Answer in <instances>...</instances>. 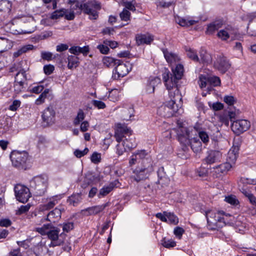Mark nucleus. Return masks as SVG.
I'll return each mask as SVG.
<instances>
[{"instance_id": "obj_1", "label": "nucleus", "mask_w": 256, "mask_h": 256, "mask_svg": "<svg viewBox=\"0 0 256 256\" xmlns=\"http://www.w3.org/2000/svg\"><path fill=\"white\" fill-rule=\"evenodd\" d=\"M184 68L180 64H177L174 68L172 69V73L166 70L162 74L165 86L168 91V96L170 100H182L177 87V82L183 74Z\"/></svg>"}, {"instance_id": "obj_2", "label": "nucleus", "mask_w": 256, "mask_h": 256, "mask_svg": "<svg viewBox=\"0 0 256 256\" xmlns=\"http://www.w3.org/2000/svg\"><path fill=\"white\" fill-rule=\"evenodd\" d=\"M131 130L126 126L121 124L116 125L114 138L118 143L116 146V154L121 156L128 150H131L136 146L135 143H128L127 139L123 140L124 134H130Z\"/></svg>"}, {"instance_id": "obj_3", "label": "nucleus", "mask_w": 256, "mask_h": 256, "mask_svg": "<svg viewBox=\"0 0 256 256\" xmlns=\"http://www.w3.org/2000/svg\"><path fill=\"white\" fill-rule=\"evenodd\" d=\"M86 0H76V4L73 8L78 10H83L84 12L89 15L90 18L96 20L98 16V10L101 8L99 2L92 1L83 4Z\"/></svg>"}, {"instance_id": "obj_4", "label": "nucleus", "mask_w": 256, "mask_h": 256, "mask_svg": "<svg viewBox=\"0 0 256 256\" xmlns=\"http://www.w3.org/2000/svg\"><path fill=\"white\" fill-rule=\"evenodd\" d=\"M152 171L153 167L152 158H147L144 161L143 165L138 166L133 170L132 178L136 182H138L148 178Z\"/></svg>"}, {"instance_id": "obj_5", "label": "nucleus", "mask_w": 256, "mask_h": 256, "mask_svg": "<svg viewBox=\"0 0 256 256\" xmlns=\"http://www.w3.org/2000/svg\"><path fill=\"white\" fill-rule=\"evenodd\" d=\"M207 222L211 229H216L217 227L222 226L224 224L222 214L215 210H209L205 212Z\"/></svg>"}, {"instance_id": "obj_6", "label": "nucleus", "mask_w": 256, "mask_h": 256, "mask_svg": "<svg viewBox=\"0 0 256 256\" xmlns=\"http://www.w3.org/2000/svg\"><path fill=\"white\" fill-rule=\"evenodd\" d=\"M32 186L36 190L38 196L44 194L48 184V177L46 176H38L34 178L31 182Z\"/></svg>"}, {"instance_id": "obj_7", "label": "nucleus", "mask_w": 256, "mask_h": 256, "mask_svg": "<svg viewBox=\"0 0 256 256\" xmlns=\"http://www.w3.org/2000/svg\"><path fill=\"white\" fill-rule=\"evenodd\" d=\"M177 133L178 141L188 146L190 142V140L194 134V128H186L183 126H179L176 129H174Z\"/></svg>"}, {"instance_id": "obj_8", "label": "nucleus", "mask_w": 256, "mask_h": 256, "mask_svg": "<svg viewBox=\"0 0 256 256\" xmlns=\"http://www.w3.org/2000/svg\"><path fill=\"white\" fill-rule=\"evenodd\" d=\"M232 113H230V116L232 124L231 128L232 130L237 135L240 134L248 130L250 127V122L246 120H238L232 121Z\"/></svg>"}, {"instance_id": "obj_9", "label": "nucleus", "mask_w": 256, "mask_h": 256, "mask_svg": "<svg viewBox=\"0 0 256 256\" xmlns=\"http://www.w3.org/2000/svg\"><path fill=\"white\" fill-rule=\"evenodd\" d=\"M28 157V154L24 151H14L10 155L12 164L16 168H22L27 162Z\"/></svg>"}, {"instance_id": "obj_10", "label": "nucleus", "mask_w": 256, "mask_h": 256, "mask_svg": "<svg viewBox=\"0 0 256 256\" xmlns=\"http://www.w3.org/2000/svg\"><path fill=\"white\" fill-rule=\"evenodd\" d=\"M14 192L16 200L22 203L27 202L30 196L29 188L22 184L15 186Z\"/></svg>"}, {"instance_id": "obj_11", "label": "nucleus", "mask_w": 256, "mask_h": 256, "mask_svg": "<svg viewBox=\"0 0 256 256\" xmlns=\"http://www.w3.org/2000/svg\"><path fill=\"white\" fill-rule=\"evenodd\" d=\"M147 158H151L148 154L144 150H137L134 152L129 160V164L132 166L140 162L141 166L143 165V162Z\"/></svg>"}, {"instance_id": "obj_12", "label": "nucleus", "mask_w": 256, "mask_h": 256, "mask_svg": "<svg viewBox=\"0 0 256 256\" xmlns=\"http://www.w3.org/2000/svg\"><path fill=\"white\" fill-rule=\"evenodd\" d=\"M60 232L58 228L51 226L47 234L48 238L52 240L50 245L53 246H60L64 242V240L60 238L62 234L59 236Z\"/></svg>"}, {"instance_id": "obj_13", "label": "nucleus", "mask_w": 256, "mask_h": 256, "mask_svg": "<svg viewBox=\"0 0 256 256\" xmlns=\"http://www.w3.org/2000/svg\"><path fill=\"white\" fill-rule=\"evenodd\" d=\"M42 117L46 126L52 125L55 122L56 112L52 106H48L44 110Z\"/></svg>"}, {"instance_id": "obj_14", "label": "nucleus", "mask_w": 256, "mask_h": 256, "mask_svg": "<svg viewBox=\"0 0 256 256\" xmlns=\"http://www.w3.org/2000/svg\"><path fill=\"white\" fill-rule=\"evenodd\" d=\"M214 67L224 74L230 68V64L226 58L223 56H219L214 63Z\"/></svg>"}, {"instance_id": "obj_15", "label": "nucleus", "mask_w": 256, "mask_h": 256, "mask_svg": "<svg viewBox=\"0 0 256 256\" xmlns=\"http://www.w3.org/2000/svg\"><path fill=\"white\" fill-rule=\"evenodd\" d=\"M14 90L16 93H19L24 88V83L26 80V72L24 70H20L15 77Z\"/></svg>"}, {"instance_id": "obj_16", "label": "nucleus", "mask_w": 256, "mask_h": 256, "mask_svg": "<svg viewBox=\"0 0 256 256\" xmlns=\"http://www.w3.org/2000/svg\"><path fill=\"white\" fill-rule=\"evenodd\" d=\"M236 30L230 26H228L220 30L217 34L218 36L222 40H226L231 38H234Z\"/></svg>"}, {"instance_id": "obj_17", "label": "nucleus", "mask_w": 256, "mask_h": 256, "mask_svg": "<svg viewBox=\"0 0 256 256\" xmlns=\"http://www.w3.org/2000/svg\"><path fill=\"white\" fill-rule=\"evenodd\" d=\"M231 168V166L229 163L225 162L212 168L211 172L214 176L218 178L226 174Z\"/></svg>"}, {"instance_id": "obj_18", "label": "nucleus", "mask_w": 256, "mask_h": 256, "mask_svg": "<svg viewBox=\"0 0 256 256\" xmlns=\"http://www.w3.org/2000/svg\"><path fill=\"white\" fill-rule=\"evenodd\" d=\"M116 65L117 66L115 68V72L113 75L114 78L118 79L120 77L122 78L128 73L127 66L126 64L122 63L120 60Z\"/></svg>"}, {"instance_id": "obj_19", "label": "nucleus", "mask_w": 256, "mask_h": 256, "mask_svg": "<svg viewBox=\"0 0 256 256\" xmlns=\"http://www.w3.org/2000/svg\"><path fill=\"white\" fill-rule=\"evenodd\" d=\"M238 150L239 148L238 146H233L228 153L226 162L229 163L231 166V168L235 164L237 160Z\"/></svg>"}, {"instance_id": "obj_20", "label": "nucleus", "mask_w": 256, "mask_h": 256, "mask_svg": "<svg viewBox=\"0 0 256 256\" xmlns=\"http://www.w3.org/2000/svg\"><path fill=\"white\" fill-rule=\"evenodd\" d=\"M61 211L60 209L56 208L48 214L42 219V220H48L51 222H56L61 217Z\"/></svg>"}, {"instance_id": "obj_21", "label": "nucleus", "mask_w": 256, "mask_h": 256, "mask_svg": "<svg viewBox=\"0 0 256 256\" xmlns=\"http://www.w3.org/2000/svg\"><path fill=\"white\" fill-rule=\"evenodd\" d=\"M222 156V153L217 150H212L208 152V156L205 158L207 164H212L220 160Z\"/></svg>"}, {"instance_id": "obj_22", "label": "nucleus", "mask_w": 256, "mask_h": 256, "mask_svg": "<svg viewBox=\"0 0 256 256\" xmlns=\"http://www.w3.org/2000/svg\"><path fill=\"white\" fill-rule=\"evenodd\" d=\"M136 43L138 45L150 44L154 40V36L150 34H138L136 36Z\"/></svg>"}, {"instance_id": "obj_23", "label": "nucleus", "mask_w": 256, "mask_h": 256, "mask_svg": "<svg viewBox=\"0 0 256 256\" xmlns=\"http://www.w3.org/2000/svg\"><path fill=\"white\" fill-rule=\"evenodd\" d=\"M161 83L160 79L158 77L150 78L146 86V90L148 93H153L155 88L160 84Z\"/></svg>"}, {"instance_id": "obj_24", "label": "nucleus", "mask_w": 256, "mask_h": 256, "mask_svg": "<svg viewBox=\"0 0 256 256\" xmlns=\"http://www.w3.org/2000/svg\"><path fill=\"white\" fill-rule=\"evenodd\" d=\"M57 203V200L52 198L47 204L40 206L38 209V214H41L44 211L53 208Z\"/></svg>"}, {"instance_id": "obj_25", "label": "nucleus", "mask_w": 256, "mask_h": 256, "mask_svg": "<svg viewBox=\"0 0 256 256\" xmlns=\"http://www.w3.org/2000/svg\"><path fill=\"white\" fill-rule=\"evenodd\" d=\"M194 134L198 132L200 138L204 144H207L209 142V136L208 134L202 128H194Z\"/></svg>"}, {"instance_id": "obj_26", "label": "nucleus", "mask_w": 256, "mask_h": 256, "mask_svg": "<svg viewBox=\"0 0 256 256\" xmlns=\"http://www.w3.org/2000/svg\"><path fill=\"white\" fill-rule=\"evenodd\" d=\"M164 54L166 60L170 64L177 62L180 60L176 54L172 52L164 50Z\"/></svg>"}, {"instance_id": "obj_27", "label": "nucleus", "mask_w": 256, "mask_h": 256, "mask_svg": "<svg viewBox=\"0 0 256 256\" xmlns=\"http://www.w3.org/2000/svg\"><path fill=\"white\" fill-rule=\"evenodd\" d=\"M212 62L211 56L205 50H201L200 52L199 60L198 62L204 64H208Z\"/></svg>"}, {"instance_id": "obj_28", "label": "nucleus", "mask_w": 256, "mask_h": 256, "mask_svg": "<svg viewBox=\"0 0 256 256\" xmlns=\"http://www.w3.org/2000/svg\"><path fill=\"white\" fill-rule=\"evenodd\" d=\"M115 182H111L108 186H104L101 188L98 194V196L100 198L102 196H104L108 194L112 190L114 186H116Z\"/></svg>"}, {"instance_id": "obj_29", "label": "nucleus", "mask_w": 256, "mask_h": 256, "mask_svg": "<svg viewBox=\"0 0 256 256\" xmlns=\"http://www.w3.org/2000/svg\"><path fill=\"white\" fill-rule=\"evenodd\" d=\"M134 110L132 107H129L128 108H124L122 110V118L124 120H130L132 116H134Z\"/></svg>"}, {"instance_id": "obj_30", "label": "nucleus", "mask_w": 256, "mask_h": 256, "mask_svg": "<svg viewBox=\"0 0 256 256\" xmlns=\"http://www.w3.org/2000/svg\"><path fill=\"white\" fill-rule=\"evenodd\" d=\"M107 206L108 204H106L100 206H92L88 208L86 210L88 212V214L90 215L96 214L102 211Z\"/></svg>"}, {"instance_id": "obj_31", "label": "nucleus", "mask_w": 256, "mask_h": 256, "mask_svg": "<svg viewBox=\"0 0 256 256\" xmlns=\"http://www.w3.org/2000/svg\"><path fill=\"white\" fill-rule=\"evenodd\" d=\"M222 23L218 22H215L210 24L208 26L206 33L208 34H212L215 31L218 30L222 26Z\"/></svg>"}, {"instance_id": "obj_32", "label": "nucleus", "mask_w": 256, "mask_h": 256, "mask_svg": "<svg viewBox=\"0 0 256 256\" xmlns=\"http://www.w3.org/2000/svg\"><path fill=\"white\" fill-rule=\"evenodd\" d=\"M188 145L190 146L194 152H198L201 149L202 144L200 142L193 137L190 140V142Z\"/></svg>"}, {"instance_id": "obj_33", "label": "nucleus", "mask_w": 256, "mask_h": 256, "mask_svg": "<svg viewBox=\"0 0 256 256\" xmlns=\"http://www.w3.org/2000/svg\"><path fill=\"white\" fill-rule=\"evenodd\" d=\"M176 22L182 26H188L194 25L196 22L194 20H188L184 18H178L176 19Z\"/></svg>"}, {"instance_id": "obj_34", "label": "nucleus", "mask_w": 256, "mask_h": 256, "mask_svg": "<svg viewBox=\"0 0 256 256\" xmlns=\"http://www.w3.org/2000/svg\"><path fill=\"white\" fill-rule=\"evenodd\" d=\"M68 67L69 69H72L76 68L78 66V58L74 56H68Z\"/></svg>"}, {"instance_id": "obj_35", "label": "nucleus", "mask_w": 256, "mask_h": 256, "mask_svg": "<svg viewBox=\"0 0 256 256\" xmlns=\"http://www.w3.org/2000/svg\"><path fill=\"white\" fill-rule=\"evenodd\" d=\"M163 109V116L164 117L169 118L172 116L175 113L178 111V106L173 108L172 109H169L166 108V106L164 104Z\"/></svg>"}, {"instance_id": "obj_36", "label": "nucleus", "mask_w": 256, "mask_h": 256, "mask_svg": "<svg viewBox=\"0 0 256 256\" xmlns=\"http://www.w3.org/2000/svg\"><path fill=\"white\" fill-rule=\"evenodd\" d=\"M104 66L107 67L112 66L119 62V60H116L112 57L105 56L102 60Z\"/></svg>"}, {"instance_id": "obj_37", "label": "nucleus", "mask_w": 256, "mask_h": 256, "mask_svg": "<svg viewBox=\"0 0 256 256\" xmlns=\"http://www.w3.org/2000/svg\"><path fill=\"white\" fill-rule=\"evenodd\" d=\"M12 7L11 3L7 0H2L0 2V11L10 12Z\"/></svg>"}, {"instance_id": "obj_38", "label": "nucleus", "mask_w": 256, "mask_h": 256, "mask_svg": "<svg viewBox=\"0 0 256 256\" xmlns=\"http://www.w3.org/2000/svg\"><path fill=\"white\" fill-rule=\"evenodd\" d=\"M186 55L190 58L196 62L199 60V57L194 50L191 48H186Z\"/></svg>"}, {"instance_id": "obj_39", "label": "nucleus", "mask_w": 256, "mask_h": 256, "mask_svg": "<svg viewBox=\"0 0 256 256\" xmlns=\"http://www.w3.org/2000/svg\"><path fill=\"white\" fill-rule=\"evenodd\" d=\"M242 194L248 199L250 202L254 206H256V198L250 192L245 189H242Z\"/></svg>"}, {"instance_id": "obj_40", "label": "nucleus", "mask_w": 256, "mask_h": 256, "mask_svg": "<svg viewBox=\"0 0 256 256\" xmlns=\"http://www.w3.org/2000/svg\"><path fill=\"white\" fill-rule=\"evenodd\" d=\"M166 214V216L167 222L174 224H176L178 222V218L173 213L168 212Z\"/></svg>"}, {"instance_id": "obj_41", "label": "nucleus", "mask_w": 256, "mask_h": 256, "mask_svg": "<svg viewBox=\"0 0 256 256\" xmlns=\"http://www.w3.org/2000/svg\"><path fill=\"white\" fill-rule=\"evenodd\" d=\"M52 226L50 224H44L41 228H36V230L41 234L42 235H46L48 234L50 228Z\"/></svg>"}, {"instance_id": "obj_42", "label": "nucleus", "mask_w": 256, "mask_h": 256, "mask_svg": "<svg viewBox=\"0 0 256 256\" xmlns=\"http://www.w3.org/2000/svg\"><path fill=\"white\" fill-rule=\"evenodd\" d=\"M162 244L166 248H173L176 246V243L174 240L172 239H166V238L162 239Z\"/></svg>"}, {"instance_id": "obj_43", "label": "nucleus", "mask_w": 256, "mask_h": 256, "mask_svg": "<svg viewBox=\"0 0 256 256\" xmlns=\"http://www.w3.org/2000/svg\"><path fill=\"white\" fill-rule=\"evenodd\" d=\"M208 83L212 86H218L220 84V80L218 77L216 76H208Z\"/></svg>"}, {"instance_id": "obj_44", "label": "nucleus", "mask_w": 256, "mask_h": 256, "mask_svg": "<svg viewBox=\"0 0 256 256\" xmlns=\"http://www.w3.org/2000/svg\"><path fill=\"white\" fill-rule=\"evenodd\" d=\"M208 76H204V75H200L199 76V80H198V84L200 88H202L206 86L208 84Z\"/></svg>"}, {"instance_id": "obj_45", "label": "nucleus", "mask_w": 256, "mask_h": 256, "mask_svg": "<svg viewBox=\"0 0 256 256\" xmlns=\"http://www.w3.org/2000/svg\"><path fill=\"white\" fill-rule=\"evenodd\" d=\"M224 200L230 204L236 206L239 203L235 196L230 195L225 197Z\"/></svg>"}, {"instance_id": "obj_46", "label": "nucleus", "mask_w": 256, "mask_h": 256, "mask_svg": "<svg viewBox=\"0 0 256 256\" xmlns=\"http://www.w3.org/2000/svg\"><path fill=\"white\" fill-rule=\"evenodd\" d=\"M66 12V10L62 9L54 12L51 15L50 18L52 20H56L62 17Z\"/></svg>"}, {"instance_id": "obj_47", "label": "nucleus", "mask_w": 256, "mask_h": 256, "mask_svg": "<svg viewBox=\"0 0 256 256\" xmlns=\"http://www.w3.org/2000/svg\"><path fill=\"white\" fill-rule=\"evenodd\" d=\"M84 118V114L82 110H80L78 113L74 121V124L77 126L80 124Z\"/></svg>"}, {"instance_id": "obj_48", "label": "nucleus", "mask_w": 256, "mask_h": 256, "mask_svg": "<svg viewBox=\"0 0 256 256\" xmlns=\"http://www.w3.org/2000/svg\"><path fill=\"white\" fill-rule=\"evenodd\" d=\"M120 16L122 20L127 22L130 20V12L128 10L124 9Z\"/></svg>"}, {"instance_id": "obj_49", "label": "nucleus", "mask_w": 256, "mask_h": 256, "mask_svg": "<svg viewBox=\"0 0 256 256\" xmlns=\"http://www.w3.org/2000/svg\"><path fill=\"white\" fill-rule=\"evenodd\" d=\"M80 200V196L79 194L72 195L68 199V202L75 206Z\"/></svg>"}, {"instance_id": "obj_50", "label": "nucleus", "mask_w": 256, "mask_h": 256, "mask_svg": "<svg viewBox=\"0 0 256 256\" xmlns=\"http://www.w3.org/2000/svg\"><path fill=\"white\" fill-rule=\"evenodd\" d=\"M101 154L97 152H94L90 157V160L94 164H98L101 161Z\"/></svg>"}, {"instance_id": "obj_51", "label": "nucleus", "mask_w": 256, "mask_h": 256, "mask_svg": "<svg viewBox=\"0 0 256 256\" xmlns=\"http://www.w3.org/2000/svg\"><path fill=\"white\" fill-rule=\"evenodd\" d=\"M119 96V92L117 89L112 90L110 92L109 98L110 100L113 102L116 101L118 100Z\"/></svg>"}, {"instance_id": "obj_52", "label": "nucleus", "mask_w": 256, "mask_h": 256, "mask_svg": "<svg viewBox=\"0 0 256 256\" xmlns=\"http://www.w3.org/2000/svg\"><path fill=\"white\" fill-rule=\"evenodd\" d=\"M40 54H41V58L44 60L50 61V60H51L53 58L52 54L49 52L42 51L41 52Z\"/></svg>"}, {"instance_id": "obj_53", "label": "nucleus", "mask_w": 256, "mask_h": 256, "mask_svg": "<svg viewBox=\"0 0 256 256\" xmlns=\"http://www.w3.org/2000/svg\"><path fill=\"white\" fill-rule=\"evenodd\" d=\"M224 101L229 106H232L236 102V99L232 96H226L224 98Z\"/></svg>"}, {"instance_id": "obj_54", "label": "nucleus", "mask_w": 256, "mask_h": 256, "mask_svg": "<svg viewBox=\"0 0 256 256\" xmlns=\"http://www.w3.org/2000/svg\"><path fill=\"white\" fill-rule=\"evenodd\" d=\"M88 152V148H86L83 150H76L74 152V154L76 157H77L78 158H80L84 156L86 154H87Z\"/></svg>"}, {"instance_id": "obj_55", "label": "nucleus", "mask_w": 256, "mask_h": 256, "mask_svg": "<svg viewBox=\"0 0 256 256\" xmlns=\"http://www.w3.org/2000/svg\"><path fill=\"white\" fill-rule=\"evenodd\" d=\"M74 228V224L72 222L64 223L62 224V230L64 232H68Z\"/></svg>"}, {"instance_id": "obj_56", "label": "nucleus", "mask_w": 256, "mask_h": 256, "mask_svg": "<svg viewBox=\"0 0 256 256\" xmlns=\"http://www.w3.org/2000/svg\"><path fill=\"white\" fill-rule=\"evenodd\" d=\"M30 208V206L29 205L22 206L16 210V214L20 215L22 214L26 213L28 211Z\"/></svg>"}, {"instance_id": "obj_57", "label": "nucleus", "mask_w": 256, "mask_h": 256, "mask_svg": "<svg viewBox=\"0 0 256 256\" xmlns=\"http://www.w3.org/2000/svg\"><path fill=\"white\" fill-rule=\"evenodd\" d=\"M97 48L102 54H107L109 52V48L106 44H99L97 46Z\"/></svg>"}, {"instance_id": "obj_58", "label": "nucleus", "mask_w": 256, "mask_h": 256, "mask_svg": "<svg viewBox=\"0 0 256 256\" xmlns=\"http://www.w3.org/2000/svg\"><path fill=\"white\" fill-rule=\"evenodd\" d=\"M176 100H170V101L166 102L164 104L166 106V108L173 110V108L178 106V105L176 104Z\"/></svg>"}, {"instance_id": "obj_59", "label": "nucleus", "mask_w": 256, "mask_h": 256, "mask_svg": "<svg viewBox=\"0 0 256 256\" xmlns=\"http://www.w3.org/2000/svg\"><path fill=\"white\" fill-rule=\"evenodd\" d=\"M176 100H170V101L166 102L164 104L166 106V108L173 110V108L178 106V105L176 104Z\"/></svg>"}, {"instance_id": "obj_60", "label": "nucleus", "mask_w": 256, "mask_h": 256, "mask_svg": "<svg viewBox=\"0 0 256 256\" xmlns=\"http://www.w3.org/2000/svg\"><path fill=\"white\" fill-rule=\"evenodd\" d=\"M74 9L72 8L70 12H68V10H66V12L64 14L66 19L68 20H72L74 18Z\"/></svg>"}, {"instance_id": "obj_61", "label": "nucleus", "mask_w": 256, "mask_h": 256, "mask_svg": "<svg viewBox=\"0 0 256 256\" xmlns=\"http://www.w3.org/2000/svg\"><path fill=\"white\" fill-rule=\"evenodd\" d=\"M44 70L46 74H50L54 70V66L50 64L44 66Z\"/></svg>"}, {"instance_id": "obj_62", "label": "nucleus", "mask_w": 256, "mask_h": 256, "mask_svg": "<svg viewBox=\"0 0 256 256\" xmlns=\"http://www.w3.org/2000/svg\"><path fill=\"white\" fill-rule=\"evenodd\" d=\"M20 102L18 100H14L12 104L10 106L9 109L12 111L16 110L20 105Z\"/></svg>"}, {"instance_id": "obj_63", "label": "nucleus", "mask_w": 256, "mask_h": 256, "mask_svg": "<svg viewBox=\"0 0 256 256\" xmlns=\"http://www.w3.org/2000/svg\"><path fill=\"white\" fill-rule=\"evenodd\" d=\"M93 104L98 109H103L106 108L105 104L104 102L98 100H93Z\"/></svg>"}, {"instance_id": "obj_64", "label": "nucleus", "mask_w": 256, "mask_h": 256, "mask_svg": "<svg viewBox=\"0 0 256 256\" xmlns=\"http://www.w3.org/2000/svg\"><path fill=\"white\" fill-rule=\"evenodd\" d=\"M12 224L11 220L8 218H2L0 220V226L8 227Z\"/></svg>"}]
</instances>
